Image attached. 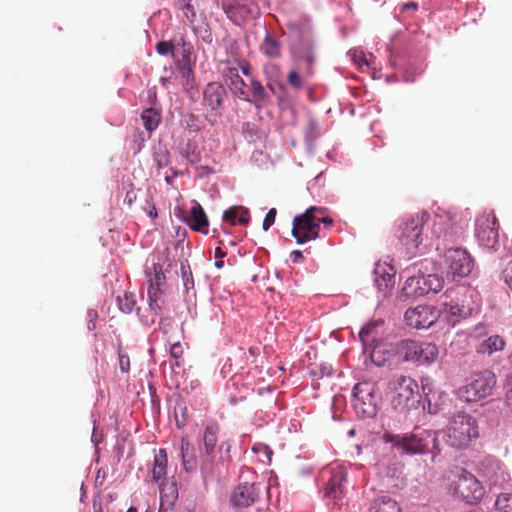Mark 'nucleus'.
<instances>
[{"mask_svg": "<svg viewBox=\"0 0 512 512\" xmlns=\"http://www.w3.org/2000/svg\"><path fill=\"white\" fill-rule=\"evenodd\" d=\"M383 440L393 443L395 447L408 454H433V459L441 452L437 440V433L433 430L415 428L410 434L393 435L385 433Z\"/></svg>", "mask_w": 512, "mask_h": 512, "instance_id": "1", "label": "nucleus"}, {"mask_svg": "<svg viewBox=\"0 0 512 512\" xmlns=\"http://www.w3.org/2000/svg\"><path fill=\"white\" fill-rule=\"evenodd\" d=\"M446 442L451 447L466 448L479 437L476 419L470 414L459 412L453 416L445 431Z\"/></svg>", "mask_w": 512, "mask_h": 512, "instance_id": "2", "label": "nucleus"}, {"mask_svg": "<svg viewBox=\"0 0 512 512\" xmlns=\"http://www.w3.org/2000/svg\"><path fill=\"white\" fill-rule=\"evenodd\" d=\"M391 405L394 410L406 413L420 403L419 385L410 376L401 375L391 382Z\"/></svg>", "mask_w": 512, "mask_h": 512, "instance_id": "3", "label": "nucleus"}, {"mask_svg": "<svg viewBox=\"0 0 512 512\" xmlns=\"http://www.w3.org/2000/svg\"><path fill=\"white\" fill-rule=\"evenodd\" d=\"M429 219V214L423 211L403 223L399 239L411 253L421 251V246L426 248L432 244L426 243L430 240V235L428 234L429 227L427 226Z\"/></svg>", "mask_w": 512, "mask_h": 512, "instance_id": "4", "label": "nucleus"}, {"mask_svg": "<svg viewBox=\"0 0 512 512\" xmlns=\"http://www.w3.org/2000/svg\"><path fill=\"white\" fill-rule=\"evenodd\" d=\"M396 353L405 362L429 365L437 360L439 349L436 344L431 342L404 339L397 343Z\"/></svg>", "mask_w": 512, "mask_h": 512, "instance_id": "5", "label": "nucleus"}, {"mask_svg": "<svg viewBox=\"0 0 512 512\" xmlns=\"http://www.w3.org/2000/svg\"><path fill=\"white\" fill-rule=\"evenodd\" d=\"M430 229V240H440L453 242L462 233L459 215L450 211H438L432 221Z\"/></svg>", "mask_w": 512, "mask_h": 512, "instance_id": "6", "label": "nucleus"}, {"mask_svg": "<svg viewBox=\"0 0 512 512\" xmlns=\"http://www.w3.org/2000/svg\"><path fill=\"white\" fill-rule=\"evenodd\" d=\"M453 495L469 504L478 503L485 495L481 482L470 472L461 469L451 484Z\"/></svg>", "mask_w": 512, "mask_h": 512, "instance_id": "7", "label": "nucleus"}, {"mask_svg": "<svg viewBox=\"0 0 512 512\" xmlns=\"http://www.w3.org/2000/svg\"><path fill=\"white\" fill-rule=\"evenodd\" d=\"M290 54L295 66L313 72L315 62L314 44L310 33L297 31L290 44Z\"/></svg>", "mask_w": 512, "mask_h": 512, "instance_id": "8", "label": "nucleus"}, {"mask_svg": "<svg viewBox=\"0 0 512 512\" xmlns=\"http://www.w3.org/2000/svg\"><path fill=\"white\" fill-rule=\"evenodd\" d=\"M220 425L215 422H209L203 431V458L201 461V472L205 477L213 476L216 469V447Z\"/></svg>", "mask_w": 512, "mask_h": 512, "instance_id": "9", "label": "nucleus"}, {"mask_svg": "<svg viewBox=\"0 0 512 512\" xmlns=\"http://www.w3.org/2000/svg\"><path fill=\"white\" fill-rule=\"evenodd\" d=\"M353 407L359 417L373 418L378 411L375 385L372 382H360L353 388Z\"/></svg>", "mask_w": 512, "mask_h": 512, "instance_id": "10", "label": "nucleus"}, {"mask_svg": "<svg viewBox=\"0 0 512 512\" xmlns=\"http://www.w3.org/2000/svg\"><path fill=\"white\" fill-rule=\"evenodd\" d=\"M316 213L322 214V209L310 207L303 214L294 218L292 235L298 244L318 238L320 227L316 221Z\"/></svg>", "mask_w": 512, "mask_h": 512, "instance_id": "11", "label": "nucleus"}, {"mask_svg": "<svg viewBox=\"0 0 512 512\" xmlns=\"http://www.w3.org/2000/svg\"><path fill=\"white\" fill-rule=\"evenodd\" d=\"M443 288V279L437 274H418L409 277L402 288L406 297L417 298L430 292L437 293Z\"/></svg>", "mask_w": 512, "mask_h": 512, "instance_id": "12", "label": "nucleus"}, {"mask_svg": "<svg viewBox=\"0 0 512 512\" xmlns=\"http://www.w3.org/2000/svg\"><path fill=\"white\" fill-rule=\"evenodd\" d=\"M496 385L495 374L489 370L475 373L471 381L463 387L462 397L467 402H475L492 394Z\"/></svg>", "mask_w": 512, "mask_h": 512, "instance_id": "13", "label": "nucleus"}, {"mask_svg": "<svg viewBox=\"0 0 512 512\" xmlns=\"http://www.w3.org/2000/svg\"><path fill=\"white\" fill-rule=\"evenodd\" d=\"M444 265L447 277L457 280L471 273L473 260L465 249H449L444 254Z\"/></svg>", "mask_w": 512, "mask_h": 512, "instance_id": "14", "label": "nucleus"}, {"mask_svg": "<svg viewBox=\"0 0 512 512\" xmlns=\"http://www.w3.org/2000/svg\"><path fill=\"white\" fill-rule=\"evenodd\" d=\"M498 228V221L492 211L481 213L476 219V237L479 243L489 250L496 251L499 242Z\"/></svg>", "mask_w": 512, "mask_h": 512, "instance_id": "15", "label": "nucleus"}, {"mask_svg": "<svg viewBox=\"0 0 512 512\" xmlns=\"http://www.w3.org/2000/svg\"><path fill=\"white\" fill-rule=\"evenodd\" d=\"M220 3L227 17L238 25L258 13L254 0H220Z\"/></svg>", "mask_w": 512, "mask_h": 512, "instance_id": "16", "label": "nucleus"}, {"mask_svg": "<svg viewBox=\"0 0 512 512\" xmlns=\"http://www.w3.org/2000/svg\"><path fill=\"white\" fill-rule=\"evenodd\" d=\"M479 475L490 485L502 487L510 480V475L503 463L495 458H485L480 465Z\"/></svg>", "mask_w": 512, "mask_h": 512, "instance_id": "17", "label": "nucleus"}, {"mask_svg": "<svg viewBox=\"0 0 512 512\" xmlns=\"http://www.w3.org/2000/svg\"><path fill=\"white\" fill-rule=\"evenodd\" d=\"M439 318V312L430 305H418L409 308L404 315L406 324L416 329H425L432 326Z\"/></svg>", "mask_w": 512, "mask_h": 512, "instance_id": "18", "label": "nucleus"}, {"mask_svg": "<svg viewBox=\"0 0 512 512\" xmlns=\"http://www.w3.org/2000/svg\"><path fill=\"white\" fill-rule=\"evenodd\" d=\"M246 97H238L239 99L254 105L257 110L262 109L270 100V96L263 84L255 77L250 78V83L245 87Z\"/></svg>", "mask_w": 512, "mask_h": 512, "instance_id": "19", "label": "nucleus"}, {"mask_svg": "<svg viewBox=\"0 0 512 512\" xmlns=\"http://www.w3.org/2000/svg\"><path fill=\"white\" fill-rule=\"evenodd\" d=\"M258 498V493L254 484H240L238 485L232 495L231 503L237 508H247L251 506Z\"/></svg>", "mask_w": 512, "mask_h": 512, "instance_id": "20", "label": "nucleus"}, {"mask_svg": "<svg viewBox=\"0 0 512 512\" xmlns=\"http://www.w3.org/2000/svg\"><path fill=\"white\" fill-rule=\"evenodd\" d=\"M226 97L224 87L217 82H210L203 91V105L211 112L217 111Z\"/></svg>", "mask_w": 512, "mask_h": 512, "instance_id": "21", "label": "nucleus"}, {"mask_svg": "<svg viewBox=\"0 0 512 512\" xmlns=\"http://www.w3.org/2000/svg\"><path fill=\"white\" fill-rule=\"evenodd\" d=\"M174 64L195 65L196 56L191 42L184 35L176 36V44L173 54Z\"/></svg>", "mask_w": 512, "mask_h": 512, "instance_id": "22", "label": "nucleus"}, {"mask_svg": "<svg viewBox=\"0 0 512 512\" xmlns=\"http://www.w3.org/2000/svg\"><path fill=\"white\" fill-rule=\"evenodd\" d=\"M345 481L346 474L344 472L338 470L332 473L324 489V497L334 500L337 505L338 501L341 500L344 495L343 483Z\"/></svg>", "mask_w": 512, "mask_h": 512, "instance_id": "23", "label": "nucleus"}, {"mask_svg": "<svg viewBox=\"0 0 512 512\" xmlns=\"http://www.w3.org/2000/svg\"><path fill=\"white\" fill-rule=\"evenodd\" d=\"M189 227L197 232L207 234L209 230V221L204 209L198 202H194L190 209V216L186 220Z\"/></svg>", "mask_w": 512, "mask_h": 512, "instance_id": "24", "label": "nucleus"}, {"mask_svg": "<svg viewBox=\"0 0 512 512\" xmlns=\"http://www.w3.org/2000/svg\"><path fill=\"white\" fill-rule=\"evenodd\" d=\"M472 314V309L460 306L458 303H444L442 315L449 325L455 326L462 319H466Z\"/></svg>", "mask_w": 512, "mask_h": 512, "instance_id": "25", "label": "nucleus"}, {"mask_svg": "<svg viewBox=\"0 0 512 512\" xmlns=\"http://www.w3.org/2000/svg\"><path fill=\"white\" fill-rule=\"evenodd\" d=\"M384 321L375 320L365 325L359 332V337L362 343L367 346H372L378 343L383 335Z\"/></svg>", "mask_w": 512, "mask_h": 512, "instance_id": "26", "label": "nucleus"}, {"mask_svg": "<svg viewBox=\"0 0 512 512\" xmlns=\"http://www.w3.org/2000/svg\"><path fill=\"white\" fill-rule=\"evenodd\" d=\"M224 79L234 96L237 98L247 96L245 94V87H247V84L240 77L236 67L227 68L224 73Z\"/></svg>", "mask_w": 512, "mask_h": 512, "instance_id": "27", "label": "nucleus"}, {"mask_svg": "<svg viewBox=\"0 0 512 512\" xmlns=\"http://www.w3.org/2000/svg\"><path fill=\"white\" fill-rule=\"evenodd\" d=\"M180 454L182 458V464L185 471L189 472L197 466L196 448L191 443L188 437H182L180 444Z\"/></svg>", "mask_w": 512, "mask_h": 512, "instance_id": "28", "label": "nucleus"}, {"mask_svg": "<svg viewBox=\"0 0 512 512\" xmlns=\"http://www.w3.org/2000/svg\"><path fill=\"white\" fill-rule=\"evenodd\" d=\"M367 512H402V510L391 496L380 495L370 502Z\"/></svg>", "mask_w": 512, "mask_h": 512, "instance_id": "29", "label": "nucleus"}, {"mask_svg": "<svg viewBox=\"0 0 512 512\" xmlns=\"http://www.w3.org/2000/svg\"><path fill=\"white\" fill-rule=\"evenodd\" d=\"M394 352H396V348L394 349L391 345L376 343L372 345L370 357L372 362L380 367L392 359Z\"/></svg>", "mask_w": 512, "mask_h": 512, "instance_id": "30", "label": "nucleus"}, {"mask_svg": "<svg viewBox=\"0 0 512 512\" xmlns=\"http://www.w3.org/2000/svg\"><path fill=\"white\" fill-rule=\"evenodd\" d=\"M506 342L503 337L493 335L478 344L476 351L479 354L492 355L495 352L504 350Z\"/></svg>", "mask_w": 512, "mask_h": 512, "instance_id": "31", "label": "nucleus"}, {"mask_svg": "<svg viewBox=\"0 0 512 512\" xmlns=\"http://www.w3.org/2000/svg\"><path fill=\"white\" fill-rule=\"evenodd\" d=\"M223 220L231 225H235L237 222L241 225H247L250 220L249 211L243 206L230 207L224 211Z\"/></svg>", "mask_w": 512, "mask_h": 512, "instance_id": "32", "label": "nucleus"}, {"mask_svg": "<svg viewBox=\"0 0 512 512\" xmlns=\"http://www.w3.org/2000/svg\"><path fill=\"white\" fill-rule=\"evenodd\" d=\"M194 66L195 65L175 64L177 73L181 79V84L187 92H191L196 88Z\"/></svg>", "mask_w": 512, "mask_h": 512, "instance_id": "33", "label": "nucleus"}, {"mask_svg": "<svg viewBox=\"0 0 512 512\" xmlns=\"http://www.w3.org/2000/svg\"><path fill=\"white\" fill-rule=\"evenodd\" d=\"M167 453L165 449H160L159 452L154 457V465L152 468V477L155 482H160L163 479H166L167 473Z\"/></svg>", "mask_w": 512, "mask_h": 512, "instance_id": "34", "label": "nucleus"}, {"mask_svg": "<svg viewBox=\"0 0 512 512\" xmlns=\"http://www.w3.org/2000/svg\"><path fill=\"white\" fill-rule=\"evenodd\" d=\"M313 72H306L303 67L293 66L287 75L289 86L295 90H300L304 86V79L312 75Z\"/></svg>", "mask_w": 512, "mask_h": 512, "instance_id": "35", "label": "nucleus"}, {"mask_svg": "<svg viewBox=\"0 0 512 512\" xmlns=\"http://www.w3.org/2000/svg\"><path fill=\"white\" fill-rule=\"evenodd\" d=\"M261 52L269 58H279L281 56V46L278 40L270 35H266L261 46Z\"/></svg>", "mask_w": 512, "mask_h": 512, "instance_id": "36", "label": "nucleus"}, {"mask_svg": "<svg viewBox=\"0 0 512 512\" xmlns=\"http://www.w3.org/2000/svg\"><path fill=\"white\" fill-rule=\"evenodd\" d=\"M158 486L162 499H165L169 503H173L177 499L178 489L175 482L163 479L158 482Z\"/></svg>", "mask_w": 512, "mask_h": 512, "instance_id": "37", "label": "nucleus"}, {"mask_svg": "<svg viewBox=\"0 0 512 512\" xmlns=\"http://www.w3.org/2000/svg\"><path fill=\"white\" fill-rule=\"evenodd\" d=\"M141 120L147 131H153L158 127L161 115L156 109L147 108L142 112Z\"/></svg>", "mask_w": 512, "mask_h": 512, "instance_id": "38", "label": "nucleus"}, {"mask_svg": "<svg viewBox=\"0 0 512 512\" xmlns=\"http://www.w3.org/2000/svg\"><path fill=\"white\" fill-rule=\"evenodd\" d=\"M175 7L182 11L184 17L190 24H194L196 21V11L192 0H174Z\"/></svg>", "mask_w": 512, "mask_h": 512, "instance_id": "39", "label": "nucleus"}, {"mask_svg": "<svg viewBox=\"0 0 512 512\" xmlns=\"http://www.w3.org/2000/svg\"><path fill=\"white\" fill-rule=\"evenodd\" d=\"M154 271H155V277H154V280L151 283L150 288L148 290L149 298L151 300L157 299V294L161 293L160 287L165 282V275L162 272L161 267H154Z\"/></svg>", "mask_w": 512, "mask_h": 512, "instance_id": "40", "label": "nucleus"}, {"mask_svg": "<svg viewBox=\"0 0 512 512\" xmlns=\"http://www.w3.org/2000/svg\"><path fill=\"white\" fill-rule=\"evenodd\" d=\"M495 512H512V494H500L495 501Z\"/></svg>", "mask_w": 512, "mask_h": 512, "instance_id": "41", "label": "nucleus"}, {"mask_svg": "<svg viewBox=\"0 0 512 512\" xmlns=\"http://www.w3.org/2000/svg\"><path fill=\"white\" fill-rule=\"evenodd\" d=\"M176 44V37L170 41H160L156 44L155 49L159 55L165 56L167 54H171L173 57L174 48Z\"/></svg>", "mask_w": 512, "mask_h": 512, "instance_id": "42", "label": "nucleus"}, {"mask_svg": "<svg viewBox=\"0 0 512 512\" xmlns=\"http://www.w3.org/2000/svg\"><path fill=\"white\" fill-rule=\"evenodd\" d=\"M181 273H182V280L185 288L189 290L190 288L194 287V281L192 277V272L190 270V267L188 265V262H181Z\"/></svg>", "mask_w": 512, "mask_h": 512, "instance_id": "43", "label": "nucleus"}, {"mask_svg": "<svg viewBox=\"0 0 512 512\" xmlns=\"http://www.w3.org/2000/svg\"><path fill=\"white\" fill-rule=\"evenodd\" d=\"M280 72L279 66L276 64H266L263 67V73L266 76L267 79V86L271 90H273L270 81L273 79L274 76H277Z\"/></svg>", "mask_w": 512, "mask_h": 512, "instance_id": "44", "label": "nucleus"}, {"mask_svg": "<svg viewBox=\"0 0 512 512\" xmlns=\"http://www.w3.org/2000/svg\"><path fill=\"white\" fill-rule=\"evenodd\" d=\"M276 209L275 208H271L268 213L266 214L264 220H263V223H262V227L265 231H267L275 222V218H276Z\"/></svg>", "mask_w": 512, "mask_h": 512, "instance_id": "45", "label": "nucleus"}, {"mask_svg": "<svg viewBox=\"0 0 512 512\" xmlns=\"http://www.w3.org/2000/svg\"><path fill=\"white\" fill-rule=\"evenodd\" d=\"M502 278L507 286L512 290V260L509 261L503 269Z\"/></svg>", "mask_w": 512, "mask_h": 512, "instance_id": "46", "label": "nucleus"}, {"mask_svg": "<svg viewBox=\"0 0 512 512\" xmlns=\"http://www.w3.org/2000/svg\"><path fill=\"white\" fill-rule=\"evenodd\" d=\"M183 352V346L179 342L172 344L170 347V355L176 360L182 357Z\"/></svg>", "mask_w": 512, "mask_h": 512, "instance_id": "47", "label": "nucleus"}, {"mask_svg": "<svg viewBox=\"0 0 512 512\" xmlns=\"http://www.w3.org/2000/svg\"><path fill=\"white\" fill-rule=\"evenodd\" d=\"M239 67L245 76H250L251 66H250L249 62H247L246 60H243L239 63Z\"/></svg>", "mask_w": 512, "mask_h": 512, "instance_id": "48", "label": "nucleus"}, {"mask_svg": "<svg viewBox=\"0 0 512 512\" xmlns=\"http://www.w3.org/2000/svg\"><path fill=\"white\" fill-rule=\"evenodd\" d=\"M222 449H225V454H226V458L227 459H230V449H231V442L229 440H226V441H223L221 446H220V450Z\"/></svg>", "mask_w": 512, "mask_h": 512, "instance_id": "49", "label": "nucleus"}, {"mask_svg": "<svg viewBox=\"0 0 512 512\" xmlns=\"http://www.w3.org/2000/svg\"><path fill=\"white\" fill-rule=\"evenodd\" d=\"M353 58H354V61H355V62H356L360 67H362V65H363V64H365V65H367V66L369 65V63H368L367 59H366V58H364L363 56H357L356 54H354Z\"/></svg>", "mask_w": 512, "mask_h": 512, "instance_id": "50", "label": "nucleus"}, {"mask_svg": "<svg viewBox=\"0 0 512 512\" xmlns=\"http://www.w3.org/2000/svg\"><path fill=\"white\" fill-rule=\"evenodd\" d=\"M316 221L318 222V226L320 227V223H323L325 225H332L333 223V220L329 217H322V218H319L316 216Z\"/></svg>", "mask_w": 512, "mask_h": 512, "instance_id": "51", "label": "nucleus"}, {"mask_svg": "<svg viewBox=\"0 0 512 512\" xmlns=\"http://www.w3.org/2000/svg\"><path fill=\"white\" fill-rule=\"evenodd\" d=\"M120 368L124 372L128 369V359L125 360V357L120 353Z\"/></svg>", "mask_w": 512, "mask_h": 512, "instance_id": "52", "label": "nucleus"}, {"mask_svg": "<svg viewBox=\"0 0 512 512\" xmlns=\"http://www.w3.org/2000/svg\"><path fill=\"white\" fill-rule=\"evenodd\" d=\"M387 277L383 276V281L385 282V287H389L393 285V278L394 276L392 274L387 273Z\"/></svg>", "mask_w": 512, "mask_h": 512, "instance_id": "53", "label": "nucleus"}, {"mask_svg": "<svg viewBox=\"0 0 512 512\" xmlns=\"http://www.w3.org/2000/svg\"><path fill=\"white\" fill-rule=\"evenodd\" d=\"M408 9H413V10H417L418 9V4L416 2H408V3H405L403 6H402V10H408Z\"/></svg>", "mask_w": 512, "mask_h": 512, "instance_id": "54", "label": "nucleus"}, {"mask_svg": "<svg viewBox=\"0 0 512 512\" xmlns=\"http://www.w3.org/2000/svg\"><path fill=\"white\" fill-rule=\"evenodd\" d=\"M292 256H293L294 263L299 262V260L303 258L302 252L300 250H294L292 252Z\"/></svg>", "mask_w": 512, "mask_h": 512, "instance_id": "55", "label": "nucleus"}, {"mask_svg": "<svg viewBox=\"0 0 512 512\" xmlns=\"http://www.w3.org/2000/svg\"><path fill=\"white\" fill-rule=\"evenodd\" d=\"M214 256L217 258V259H222L226 256V252H224L220 247H217L215 249V253H214Z\"/></svg>", "mask_w": 512, "mask_h": 512, "instance_id": "56", "label": "nucleus"}, {"mask_svg": "<svg viewBox=\"0 0 512 512\" xmlns=\"http://www.w3.org/2000/svg\"><path fill=\"white\" fill-rule=\"evenodd\" d=\"M506 401L512 406V388L506 393Z\"/></svg>", "mask_w": 512, "mask_h": 512, "instance_id": "57", "label": "nucleus"}, {"mask_svg": "<svg viewBox=\"0 0 512 512\" xmlns=\"http://www.w3.org/2000/svg\"><path fill=\"white\" fill-rule=\"evenodd\" d=\"M185 424H186V420H185V419H182V420H181V419H178V418L176 417V425H177V427H178V428H182V427H184V426H185Z\"/></svg>", "mask_w": 512, "mask_h": 512, "instance_id": "58", "label": "nucleus"}, {"mask_svg": "<svg viewBox=\"0 0 512 512\" xmlns=\"http://www.w3.org/2000/svg\"><path fill=\"white\" fill-rule=\"evenodd\" d=\"M124 299H125L124 306L120 303V309L123 310V311L125 310V307L128 306V304H127L128 293L127 292H124Z\"/></svg>", "mask_w": 512, "mask_h": 512, "instance_id": "59", "label": "nucleus"}, {"mask_svg": "<svg viewBox=\"0 0 512 512\" xmlns=\"http://www.w3.org/2000/svg\"><path fill=\"white\" fill-rule=\"evenodd\" d=\"M214 265H215V267H216V268L220 269V268H222V267L224 266V261H223V260H221V259H219V260H217V261L214 263Z\"/></svg>", "mask_w": 512, "mask_h": 512, "instance_id": "60", "label": "nucleus"}, {"mask_svg": "<svg viewBox=\"0 0 512 512\" xmlns=\"http://www.w3.org/2000/svg\"><path fill=\"white\" fill-rule=\"evenodd\" d=\"M381 273V267L378 266L376 269H375V274L376 275H379Z\"/></svg>", "mask_w": 512, "mask_h": 512, "instance_id": "61", "label": "nucleus"}, {"mask_svg": "<svg viewBox=\"0 0 512 512\" xmlns=\"http://www.w3.org/2000/svg\"><path fill=\"white\" fill-rule=\"evenodd\" d=\"M130 512H137L135 508L130 507Z\"/></svg>", "mask_w": 512, "mask_h": 512, "instance_id": "62", "label": "nucleus"}, {"mask_svg": "<svg viewBox=\"0 0 512 512\" xmlns=\"http://www.w3.org/2000/svg\"><path fill=\"white\" fill-rule=\"evenodd\" d=\"M376 282L378 283L379 286L382 285L381 283H379V279L378 278H376Z\"/></svg>", "mask_w": 512, "mask_h": 512, "instance_id": "63", "label": "nucleus"}]
</instances>
